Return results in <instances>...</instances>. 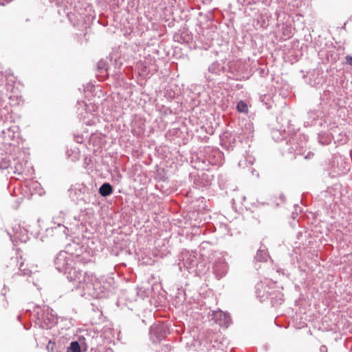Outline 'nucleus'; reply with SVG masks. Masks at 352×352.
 <instances>
[{
    "instance_id": "1",
    "label": "nucleus",
    "mask_w": 352,
    "mask_h": 352,
    "mask_svg": "<svg viewBox=\"0 0 352 352\" xmlns=\"http://www.w3.org/2000/svg\"><path fill=\"white\" fill-rule=\"evenodd\" d=\"M89 253L80 254L69 253L67 251H60L54 260L56 270L64 273L67 280L75 286L78 280H85L83 272L77 270V263H87L91 261Z\"/></svg>"
},
{
    "instance_id": "14",
    "label": "nucleus",
    "mask_w": 352,
    "mask_h": 352,
    "mask_svg": "<svg viewBox=\"0 0 352 352\" xmlns=\"http://www.w3.org/2000/svg\"><path fill=\"white\" fill-rule=\"evenodd\" d=\"M113 192V188L109 183H104L99 188V193L102 197H107Z\"/></svg>"
},
{
    "instance_id": "4",
    "label": "nucleus",
    "mask_w": 352,
    "mask_h": 352,
    "mask_svg": "<svg viewBox=\"0 0 352 352\" xmlns=\"http://www.w3.org/2000/svg\"><path fill=\"white\" fill-rule=\"evenodd\" d=\"M8 267L17 269V274L23 276H30L32 270H30L28 264H25L23 261L22 256L16 253L15 256L10 258L8 265Z\"/></svg>"
},
{
    "instance_id": "20",
    "label": "nucleus",
    "mask_w": 352,
    "mask_h": 352,
    "mask_svg": "<svg viewBox=\"0 0 352 352\" xmlns=\"http://www.w3.org/2000/svg\"><path fill=\"white\" fill-rule=\"evenodd\" d=\"M80 346L78 342H72L70 346L67 348V352H80Z\"/></svg>"
},
{
    "instance_id": "15",
    "label": "nucleus",
    "mask_w": 352,
    "mask_h": 352,
    "mask_svg": "<svg viewBox=\"0 0 352 352\" xmlns=\"http://www.w3.org/2000/svg\"><path fill=\"white\" fill-rule=\"evenodd\" d=\"M309 120L305 123L307 126H311L314 124L316 119L321 115V113L316 110H311L308 112Z\"/></svg>"
},
{
    "instance_id": "16",
    "label": "nucleus",
    "mask_w": 352,
    "mask_h": 352,
    "mask_svg": "<svg viewBox=\"0 0 352 352\" xmlns=\"http://www.w3.org/2000/svg\"><path fill=\"white\" fill-rule=\"evenodd\" d=\"M41 320H44V323L41 324L43 328L50 329L56 323L53 316H43Z\"/></svg>"
},
{
    "instance_id": "22",
    "label": "nucleus",
    "mask_w": 352,
    "mask_h": 352,
    "mask_svg": "<svg viewBox=\"0 0 352 352\" xmlns=\"http://www.w3.org/2000/svg\"><path fill=\"white\" fill-rule=\"evenodd\" d=\"M183 260H184V265L187 268H191L196 263V261L193 259H191L190 258H187L186 260H185V258H184Z\"/></svg>"
},
{
    "instance_id": "19",
    "label": "nucleus",
    "mask_w": 352,
    "mask_h": 352,
    "mask_svg": "<svg viewBox=\"0 0 352 352\" xmlns=\"http://www.w3.org/2000/svg\"><path fill=\"white\" fill-rule=\"evenodd\" d=\"M10 118L11 116L6 110L3 109L0 111V124L1 123H6Z\"/></svg>"
},
{
    "instance_id": "8",
    "label": "nucleus",
    "mask_w": 352,
    "mask_h": 352,
    "mask_svg": "<svg viewBox=\"0 0 352 352\" xmlns=\"http://www.w3.org/2000/svg\"><path fill=\"white\" fill-rule=\"evenodd\" d=\"M1 137L6 144H12V141L16 140L19 137V129L16 125H12L3 129Z\"/></svg>"
},
{
    "instance_id": "11",
    "label": "nucleus",
    "mask_w": 352,
    "mask_h": 352,
    "mask_svg": "<svg viewBox=\"0 0 352 352\" xmlns=\"http://www.w3.org/2000/svg\"><path fill=\"white\" fill-rule=\"evenodd\" d=\"M338 129V126L333 125L329 128L330 134H326L325 133L321 132L318 134V141L322 144H328L331 142V139L334 138V133Z\"/></svg>"
},
{
    "instance_id": "3",
    "label": "nucleus",
    "mask_w": 352,
    "mask_h": 352,
    "mask_svg": "<svg viewBox=\"0 0 352 352\" xmlns=\"http://www.w3.org/2000/svg\"><path fill=\"white\" fill-rule=\"evenodd\" d=\"M297 137L292 138L289 142H286V145L283 148V154L287 155L290 159L296 157V155H301L306 143L301 142H298Z\"/></svg>"
},
{
    "instance_id": "13",
    "label": "nucleus",
    "mask_w": 352,
    "mask_h": 352,
    "mask_svg": "<svg viewBox=\"0 0 352 352\" xmlns=\"http://www.w3.org/2000/svg\"><path fill=\"white\" fill-rule=\"evenodd\" d=\"M253 131L252 124L249 122L245 124V129H242V132L240 133V135L243 140H248L252 137Z\"/></svg>"
},
{
    "instance_id": "6",
    "label": "nucleus",
    "mask_w": 352,
    "mask_h": 352,
    "mask_svg": "<svg viewBox=\"0 0 352 352\" xmlns=\"http://www.w3.org/2000/svg\"><path fill=\"white\" fill-rule=\"evenodd\" d=\"M228 270V265L223 255L217 256L213 264V270L218 278L226 275Z\"/></svg>"
},
{
    "instance_id": "5",
    "label": "nucleus",
    "mask_w": 352,
    "mask_h": 352,
    "mask_svg": "<svg viewBox=\"0 0 352 352\" xmlns=\"http://www.w3.org/2000/svg\"><path fill=\"white\" fill-rule=\"evenodd\" d=\"M229 67L230 71L235 74L238 78H248L249 74L248 72V65H246L244 62L240 60L231 62L230 63Z\"/></svg>"
},
{
    "instance_id": "10",
    "label": "nucleus",
    "mask_w": 352,
    "mask_h": 352,
    "mask_svg": "<svg viewBox=\"0 0 352 352\" xmlns=\"http://www.w3.org/2000/svg\"><path fill=\"white\" fill-rule=\"evenodd\" d=\"M65 213L60 210L52 218V222L56 226L54 228H58L64 234H67V228L64 226Z\"/></svg>"
},
{
    "instance_id": "12",
    "label": "nucleus",
    "mask_w": 352,
    "mask_h": 352,
    "mask_svg": "<svg viewBox=\"0 0 352 352\" xmlns=\"http://www.w3.org/2000/svg\"><path fill=\"white\" fill-rule=\"evenodd\" d=\"M14 237L15 240L26 242L28 239V232L25 228L17 225L13 228Z\"/></svg>"
},
{
    "instance_id": "21",
    "label": "nucleus",
    "mask_w": 352,
    "mask_h": 352,
    "mask_svg": "<svg viewBox=\"0 0 352 352\" xmlns=\"http://www.w3.org/2000/svg\"><path fill=\"white\" fill-rule=\"evenodd\" d=\"M236 109L239 112H241V113H247L248 111L247 104L243 100H240L237 103Z\"/></svg>"
},
{
    "instance_id": "17",
    "label": "nucleus",
    "mask_w": 352,
    "mask_h": 352,
    "mask_svg": "<svg viewBox=\"0 0 352 352\" xmlns=\"http://www.w3.org/2000/svg\"><path fill=\"white\" fill-rule=\"evenodd\" d=\"M268 254L265 250H258L255 256V260L259 262L267 261L268 258Z\"/></svg>"
},
{
    "instance_id": "26",
    "label": "nucleus",
    "mask_w": 352,
    "mask_h": 352,
    "mask_svg": "<svg viewBox=\"0 0 352 352\" xmlns=\"http://www.w3.org/2000/svg\"><path fill=\"white\" fill-rule=\"evenodd\" d=\"M320 352H327V349L325 346H321L320 349Z\"/></svg>"
},
{
    "instance_id": "29",
    "label": "nucleus",
    "mask_w": 352,
    "mask_h": 352,
    "mask_svg": "<svg viewBox=\"0 0 352 352\" xmlns=\"http://www.w3.org/2000/svg\"><path fill=\"white\" fill-rule=\"evenodd\" d=\"M82 189H83L84 191L87 190L85 187H83Z\"/></svg>"
},
{
    "instance_id": "2",
    "label": "nucleus",
    "mask_w": 352,
    "mask_h": 352,
    "mask_svg": "<svg viewBox=\"0 0 352 352\" xmlns=\"http://www.w3.org/2000/svg\"><path fill=\"white\" fill-rule=\"evenodd\" d=\"M85 280H78L74 286L76 289H82L95 298L106 297L111 290L114 280L111 277L102 276L96 278L93 274L83 272Z\"/></svg>"
},
{
    "instance_id": "25",
    "label": "nucleus",
    "mask_w": 352,
    "mask_h": 352,
    "mask_svg": "<svg viewBox=\"0 0 352 352\" xmlns=\"http://www.w3.org/2000/svg\"><path fill=\"white\" fill-rule=\"evenodd\" d=\"M345 59V63L352 66V56L348 55L346 56Z\"/></svg>"
},
{
    "instance_id": "18",
    "label": "nucleus",
    "mask_w": 352,
    "mask_h": 352,
    "mask_svg": "<svg viewBox=\"0 0 352 352\" xmlns=\"http://www.w3.org/2000/svg\"><path fill=\"white\" fill-rule=\"evenodd\" d=\"M254 161V158L252 156H250V155L245 156L243 157V159L239 160V162L238 163V166L241 168H245L248 164H253Z\"/></svg>"
},
{
    "instance_id": "28",
    "label": "nucleus",
    "mask_w": 352,
    "mask_h": 352,
    "mask_svg": "<svg viewBox=\"0 0 352 352\" xmlns=\"http://www.w3.org/2000/svg\"><path fill=\"white\" fill-rule=\"evenodd\" d=\"M50 344H52V342H49V344H48V345H47V349H48V350H50Z\"/></svg>"
},
{
    "instance_id": "7",
    "label": "nucleus",
    "mask_w": 352,
    "mask_h": 352,
    "mask_svg": "<svg viewBox=\"0 0 352 352\" xmlns=\"http://www.w3.org/2000/svg\"><path fill=\"white\" fill-rule=\"evenodd\" d=\"M166 333V327L163 324H153L150 328V337L153 342L160 341L164 338Z\"/></svg>"
},
{
    "instance_id": "23",
    "label": "nucleus",
    "mask_w": 352,
    "mask_h": 352,
    "mask_svg": "<svg viewBox=\"0 0 352 352\" xmlns=\"http://www.w3.org/2000/svg\"><path fill=\"white\" fill-rule=\"evenodd\" d=\"M208 70L212 73H218L220 71L219 63H213L210 66H209Z\"/></svg>"
},
{
    "instance_id": "27",
    "label": "nucleus",
    "mask_w": 352,
    "mask_h": 352,
    "mask_svg": "<svg viewBox=\"0 0 352 352\" xmlns=\"http://www.w3.org/2000/svg\"><path fill=\"white\" fill-rule=\"evenodd\" d=\"M279 300H280V302H276V301H274V300H273V301H272V302H273L274 304H280V303L283 301V300L282 299V298H281V297L279 298Z\"/></svg>"
},
{
    "instance_id": "9",
    "label": "nucleus",
    "mask_w": 352,
    "mask_h": 352,
    "mask_svg": "<svg viewBox=\"0 0 352 352\" xmlns=\"http://www.w3.org/2000/svg\"><path fill=\"white\" fill-rule=\"evenodd\" d=\"M212 320H214L217 324L223 327H228L231 321L230 316L221 310L213 311Z\"/></svg>"
},
{
    "instance_id": "30",
    "label": "nucleus",
    "mask_w": 352,
    "mask_h": 352,
    "mask_svg": "<svg viewBox=\"0 0 352 352\" xmlns=\"http://www.w3.org/2000/svg\"><path fill=\"white\" fill-rule=\"evenodd\" d=\"M305 159H307V158H308V155H306V156L305 157Z\"/></svg>"
},
{
    "instance_id": "24",
    "label": "nucleus",
    "mask_w": 352,
    "mask_h": 352,
    "mask_svg": "<svg viewBox=\"0 0 352 352\" xmlns=\"http://www.w3.org/2000/svg\"><path fill=\"white\" fill-rule=\"evenodd\" d=\"M10 162L5 159H0V169L4 170L8 168Z\"/></svg>"
}]
</instances>
